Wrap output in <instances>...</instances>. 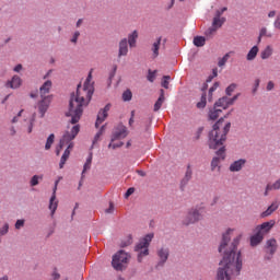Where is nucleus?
<instances>
[{
  "mask_svg": "<svg viewBox=\"0 0 280 280\" xmlns=\"http://www.w3.org/2000/svg\"><path fill=\"white\" fill-rule=\"evenodd\" d=\"M158 257L160 259V261L158 262V266H163L170 257V248L161 247L160 249H158Z\"/></svg>",
  "mask_w": 280,
  "mask_h": 280,
  "instance_id": "4468645a",
  "label": "nucleus"
},
{
  "mask_svg": "<svg viewBox=\"0 0 280 280\" xmlns=\"http://www.w3.org/2000/svg\"><path fill=\"white\" fill-rule=\"evenodd\" d=\"M237 100V95L230 98L229 96H223L218 100V102L214 104L215 108H222L223 110H226L229 106H233L235 104V101Z\"/></svg>",
  "mask_w": 280,
  "mask_h": 280,
  "instance_id": "1a4fd4ad",
  "label": "nucleus"
},
{
  "mask_svg": "<svg viewBox=\"0 0 280 280\" xmlns=\"http://www.w3.org/2000/svg\"><path fill=\"white\" fill-rule=\"evenodd\" d=\"M257 54H259V47L254 46L247 54L246 56V60L252 61L255 60V58H257Z\"/></svg>",
  "mask_w": 280,
  "mask_h": 280,
  "instance_id": "7c9ffc66",
  "label": "nucleus"
},
{
  "mask_svg": "<svg viewBox=\"0 0 280 280\" xmlns=\"http://www.w3.org/2000/svg\"><path fill=\"white\" fill-rule=\"evenodd\" d=\"M128 259H130V255L124 250H119L113 256L112 266L115 270H124V264H128Z\"/></svg>",
  "mask_w": 280,
  "mask_h": 280,
  "instance_id": "423d86ee",
  "label": "nucleus"
},
{
  "mask_svg": "<svg viewBox=\"0 0 280 280\" xmlns=\"http://www.w3.org/2000/svg\"><path fill=\"white\" fill-rule=\"evenodd\" d=\"M267 253H269V255H275V253H277V240L271 238L267 241Z\"/></svg>",
  "mask_w": 280,
  "mask_h": 280,
  "instance_id": "4be33fe9",
  "label": "nucleus"
},
{
  "mask_svg": "<svg viewBox=\"0 0 280 280\" xmlns=\"http://www.w3.org/2000/svg\"><path fill=\"white\" fill-rule=\"evenodd\" d=\"M235 89H237V84L235 83L230 84L225 90L226 95H231L233 91H235Z\"/></svg>",
  "mask_w": 280,
  "mask_h": 280,
  "instance_id": "37998d69",
  "label": "nucleus"
},
{
  "mask_svg": "<svg viewBox=\"0 0 280 280\" xmlns=\"http://www.w3.org/2000/svg\"><path fill=\"white\" fill-rule=\"evenodd\" d=\"M33 128H34V124L30 122L28 128H27L28 135L32 133Z\"/></svg>",
  "mask_w": 280,
  "mask_h": 280,
  "instance_id": "bf43d9fd",
  "label": "nucleus"
},
{
  "mask_svg": "<svg viewBox=\"0 0 280 280\" xmlns=\"http://www.w3.org/2000/svg\"><path fill=\"white\" fill-rule=\"evenodd\" d=\"M128 137V128L124 125H118L112 136V141H117L118 139H126Z\"/></svg>",
  "mask_w": 280,
  "mask_h": 280,
  "instance_id": "9b49d317",
  "label": "nucleus"
},
{
  "mask_svg": "<svg viewBox=\"0 0 280 280\" xmlns=\"http://www.w3.org/2000/svg\"><path fill=\"white\" fill-rule=\"evenodd\" d=\"M122 100L124 102H130V100H132V92L130 90H126L122 93Z\"/></svg>",
  "mask_w": 280,
  "mask_h": 280,
  "instance_id": "a19ab883",
  "label": "nucleus"
},
{
  "mask_svg": "<svg viewBox=\"0 0 280 280\" xmlns=\"http://www.w3.org/2000/svg\"><path fill=\"white\" fill-rule=\"evenodd\" d=\"M260 82H261V81H260L259 79H256V80H255V86H254L253 93H256V92H257V89H259Z\"/></svg>",
  "mask_w": 280,
  "mask_h": 280,
  "instance_id": "864d4df0",
  "label": "nucleus"
},
{
  "mask_svg": "<svg viewBox=\"0 0 280 280\" xmlns=\"http://www.w3.org/2000/svg\"><path fill=\"white\" fill-rule=\"evenodd\" d=\"M16 121H19V116L13 117L12 124H16Z\"/></svg>",
  "mask_w": 280,
  "mask_h": 280,
  "instance_id": "e2e57ef3",
  "label": "nucleus"
},
{
  "mask_svg": "<svg viewBox=\"0 0 280 280\" xmlns=\"http://www.w3.org/2000/svg\"><path fill=\"white\" fill-rule=\"evenodd\" d=\"M154 240V234H147L140 242L136 245L135 250L138 253V261L141 262L143 257L150 255V242Z\"/></svg>",
  "mask_w": 280,
  "mask_h": 280,
  "instance_id": "39448f33",
  "label": "nucleus"
},
{
  "mask_svg": "<svg viewBox=\"0 0 280 280\" xmlns=\"http://www.w3.org/2000/svg\"><path fill=\"white\" fill-rule=\"evenodd\" d=\"M91 163H93V152H90L86 162L83 166V172H82V176H84L85 172H89V170H91Z\"/></svg>",
  "mask_w": 280,
  "mask_h": 280,
  "instance_id": "2f4dec72",
  "label": "nucleus"
},
{
  "mask_svg": "<svg viewBox=\"0 0 280 280\" xmlns=\"http://www.w3.org/2000/svg\"><path fill=\"white\" fill-rule=\"evenodd\" d=\"M160 93V97L158 98L153 107L154 113L161 110V106H163V102H165V90H161Z\"/></svg>",
  "mask_w": 280,
  "mask_h": 280,
  "instance_id": "5701e85b",
  "label": "nucleus"
},
{
  "mask_svg": "<svg viewBox=\"0 0 280 280\" xmlns=\"http://www.w3.org/2000/svg\"><path fill=\"white\" fill-rule=\"evenodd\" d=\"M0 280H10V278L8 276H3L0 278Z\"/></svg>",
  "mask_w": 280,
  "mask_h": 280,
  "instance_id": "338daca9",
  "label": "nucleus"
},
{
  "mask_svg": "<svg viewBox=\"0 0 280 280\" xmlns=\"http://www.w3.org/2000/svg\"><path fill=\"white\" fill-rule=\"evenodd\" d=\"M218 86H220L219 83H214L212 88H210L209 90V102H211V97L213 95V91H215L218 89Z\"/></svg>",
  "mask_w": 280,
  "mask_h": 280,
  "instance_id": "de8ad7c7",
  "label": "nucleus"
},
{
  "mask_svg": "<svg viewBox=\"0 0 280 280\" xmlns=\"http://www.w3.org/2000/svg\"><path fill=\"white\" fill-rule=\"evenodd\" d=\"M205 106H207V94H202L200 102L197 103V108H205Z\"/></svg>",
  "mask_w": 280,
  "mask_h": 280,
  "instance_id": "ea45409f",
  "label": "nucleus"
},
{
  "mask_svg": "<svg viewBox=\"0 0 280 280\" xmlns=\"http://www.w3.org/2000/svg\"><path fill=\"white\" fill-rule=\"evenodd\" d=\"M23 69V65L19 63L14 69L13 71H15V73H19L20 71H22Z\"/></svg>",
  "mask_w": 280,
  "mask_h": 280,
  "instance_id": "6e6d98bb",
  "label": "nucleus"
},
{
  "mask_svg": "<svg viewBox=\"0 0 280 280\" xmlns=\"http://www.w3.org/2000/svg\"><path fill=\"white\" fill-rule=\"evenodd\" d=\"M105 126H102L101 129L97 131V133L94 137L93 145L100 141V137L104 135Z\"/></svg>",
  "mask_w": 280,
  "mask_h": 280,
  "instance_id": "e433bc0d",
  "label": "nucleus"
},
{
  "mask_svg": "<svg viewBox=\"0 0 280 280\" xmlns=\"http://www.w3.org/2000/svg\"><path fill=\"white\" fill-rule=\"evenodd\" d=\"M128 56V39L122 38L118 44V58Z\"/></svg>",
  "mask_w": 280,
  "mask_h": 280,
  "instance_id": "dca6fc26",
  "label": "nucleus"
},
{
  "mask_svg": "<svg viewBox=\"0 0 280 280\" xmlns=\"http://www.w3.org/2000/svg\"><path fill=\"white\" fill-rule=\"evenodd\" d=\"M56 139V136L51 133L46 141L45 150H51V145H54V140Z\"/></svg>",
  "mask_w": 280,
  "mask_h": 280,
  "instance_id": "c9c22d12",
  "label": "nucleus"
},
{
  "mask_svg": "<svg viewBox=\"0 0 280 280\" xmlns=\"http://www.w3.org/2000/svg\"><path fill=\"white\" fill-rule=\"evenodd\" d=\"M8 231H10V225L5 223L1 229H0V237H3V235H7Z\"/></svg>",
  "mask_w": 280,
  "mask_h": 280,
  "instance_id": "c03bdc74",
  "label": "nucleus"
},
{
  "mask_svg": "<svg viewBox=\"0 0 280 280\" xmlns=\"http://www.w3.org/2000/svg\"><path fill=\"white\" fill-rule=\"evenodd\" d=\"M163 40V37H158L151 45V51H152V58H159V51L161 49V42Z\"/></svg>",
  "mask_w": 280,
  "mask_h": 280,
  "instance_id": "f3484780",
  "label": "nucleus"
},
{
  "mask_svg": "<svg viewBox=\"0 0 280 280\" xmlns=\"http://www.w3.org/2000/svg\"><path fill=\"white\" fill-rule=\"evenodd\" d=\"M218 32V28L212 25L211 27H209L206 32H205V35L208 37V38H211V36H213V34H215Z\"/></svg>",
  "mask_w": 280,
  "mask_h": 280,
  "instance_id": "4c0bfd02",
  "label": "nucleus"
},
{
  "mask_svg": "<svg viewBox=\"0 0 280 280\" xmlns=\"http://www.w3.org/2000/svg\"><path fill=\"white\" fill-rule=\"evenodd\" d=\"M245 165H246V160L244 159L237 160L230 165V172H242V167H244Z\"/></svg>",
  "mask_w": 280,
  "mask_h": 280,
  "instance_id": "aec40b11",
  "label": "nucleus"
},
{
  "mask_svg": "<svg viewBox=\"0 0 280 280\" xmlns=\"http://www.w3.org/2000/svg\"><path fill=\"white\" fill-rule=\"evenodd\" d=\"M80 132V125H74L71 128V131H67L62 138L59 141V145L56 149V154L57 156H60V152L61 150L65 148V145H68L67 149L65 150L60 163H59V168L62 170V167H65V163H67V161H69V156H71V150H73V139H75V137H78Z\"/></svg>",
  "mask_w": 280,
  "mask_h": 280,
  "instance_id": "20e7f679",
  "label": "nucleus"
},
{
  "mask_svg": "<svg viewBox=\"0 0 280 280\" xmlns=\"http://www.w3.org/2000/svg\"><path fill=\"white\" fill-rule=\"evenodd\" d=\"M279 209V201H273L268 208L267 210H265L261 213V218H268V215H272V213H275V211H277Z\"/></svg>",
  "mask_w": 280,
  "mask_h": 280,
  "instance_id": "412c9836",
  "label": "nucleus"
},
{
  "mask_svg": "<svg viewBox=\"0 0 280 280\" xmlns=\"http://www.w3.org/2000/svg\"><path fill=\"white\" fill-rule=\"evenodd\" d=\"M135 194V188H128V190L125 194L126 198H129V196H132Z\"/></svg>",
  "mask_w": 280,
  "mask_h": 280,
  "instance_id": "603ef678",
  "label": "nucleus"
},
{
  "mask_svg": "<svg viewBox=\"0 0 280 280\" xmlns=\"http://www.w3.org/2000/svg\"><path fill=\"white\" fill-rule=\"evenodd\" d=\"M226 10H228L226 7H224L221 10H218L215 12V15L212 21V25L217 30H220V27H222V25H224V23H226V18H222V15L224 14V12H226Z\"/></svg>",
  "mask_w": 280,
  "mask_h": 280,
  "instance_id": "9d476101",
  "label": "nucleus"
},
{
  "mask_svg": "<svg viewBox=\"0 0 280 280\" xmlns=\"http://www.w3.org/2000/svg\"><path fill=\"white\" fill-rule=\"evenodd\" d=\"M38 180H43V175H40V176L34 175L31 178V187H36V185H38Z\"/></svg>",
  "mask_w": 280,
  "mask_h": 280,
  "instance_id": "58836bf2",
  "label": "nucleus"
},
{
  "mask_svg": "<svg viewBox=\"0 0 280 280\" xmlns=\"http://www.w3.org/2000/svg\"><path fill=\"white\" fill-rule=\"evenodd\" d=\"M51 90V81L48 80L46 81L40 88H39V93L42 97H45L47 93Z\"/></svg>",
  "mask_w": 280,
  "mask_h": 280,
  "instance_id": "c85d7f7f",
  "label": "nucleus"
},
{
  "mask_svg": "<svg viewBox=\"0 0 280 280\" xmlns=\"http://www.w3.org/2000/svg\"><path fill=\"white\" fill-rule=\"evenodd\" d=\"M232 229H229L223 235L219 246V253L223 255L220 267L217 272V280H231L242 272V253L237 252V246L242 240V235L236 236L231 244Z\"/></svg>",
  "mask_w": 280,
  "mask_h": 280,
  "instance_id": "f257e3e1",
  "label": "nucleus"
},
{
  "mask_svg": "<svg viewBox=\"0 0 280 280\" xmlns=\"http://www.w3.org/2000/svg\"><path fill=\"white\" fill-rule=\"evenodd\" d=\"M82 25V19L78 20L77 27H80Z\"/></svg>",
  "mask_w": 280,
  "mask_h": 280,
  "instance_id": "0e129e2a",
  "label": "nucleus"
},
{
  "mask_svg": "<svg viewBox=\"0 0 280 280\" xmlns=\"http://www.w3.org/2000/svg\"><path fill=\"white\" fill-rule=\"evenodd\" d=\"M93 70L90 71L83 88L81 84L77 88V93L72 94L69 102V108L66 113V117H71L70 124H78L84 113V106H89V102L93 97Z\"/></svg>",
  "mask_w": 280,
  "mask_h": 280,
  "instance_id": "f03ea898",
  "label": "nucleus"
},
{
  "mask_svg": "<svg viewBox=\"0 0 280 280\" xmlns=\"http://www.w3.org/2000/svg\"><path fill=\"white\" fill-rule=\"evenodd\" d=\"M171 8H174V0L171 1V4L168 5V10H171Z\"/></svg>",
  "mask_w": 280,
  "mask_h": 280,
  "instance_id": "774afa93",
  "label": "nucleus"
},
{
  "mask_svg": "<svg viewBox=\"0 0 280 280\" xmlns=\"http://www.w3.org/2000/svg\"><path fill=\"white\" fill-rule=\"evenodd\" d=\"M202 218V209L192 208L189 210L186 219L184 220V224L188 226V224H196Z\"/></svg>",
  "mask_w": 280,
  "mask_h": 280,
  "instance_id": "0eeeda50",
  "label": "nucleus"
},
{
  "mask_svg": "<svg viewBox=\"0 0 280 280\" xmlns=\"http://www.w3.org/2000/svg\"><path fill=\"white\" fill-rule=\"evenodd\" d=\"M272 54H275V49L272 48V46L268 45L265 47L264 50H261L260 58L261 60H268V58H270Z\"/></svg>",
  "mask_w": 280,
  "mask_h": 280,
  "instance_id": "b1692460",
  "label": "nucleus"
},
{
  "mask_svg": "<svg viewBox=\"0 0 280 280\" xmlns=\"http://www.w3.org/2000/svg\"><path fill=\"white\" fill-rule=\"evenodd\" d=\"M272 89H275V82L269 81V82L267 83V91H272Z\"/></svg>",
  "mask_w": 280,
  "mask_h": 280,
  "instance_id": "5fc2aeb1",
  "label": "nucleus"
},
{
  "mask_svg": "<svg viewBox=\"0 0 280 280\" xmlns=\"http://www.w3.org/2000/svg\"><path fill=\"white\" fill-rule=\"evenodd\" d=\"M78 38H80V32L79 31L74 32V34L71 38V43H74V44L78 43Z\"/></svg>",
  "mask_w": 280,
  "mask_h": 280,
  "instance_id": "8fccbe9b",
  "label": "nucleus"
},
{
  "mask_svg": "<svg viewBox=\"0 0 280 280\" xmlns=\"http://www.w3.org/2000/svg\"><path fill=\"white\" fill-rule=\"evenodd\" d=\"M261 38H272V33L268 31L266 26L261 27L258 35V45L261 43Z\"/></svg>",
  "mask_w": 280,
  "mask_h": 280,
  "instance_id": "a878e982",
  "label": "nucleus"
},
{
  "mask_svg": "<svg viewBox=\"0 0 280 280\" xmlns=\"http://www.w3.org/2000/svg\"><path fill=\"white\" fill-rule=\"evenodd\" d=\"M130 244H132V237L129 236L127 242H122L120 246L121 248H126V246H130Z\"/></svg>",
  "mask_w": 280,
  "mask_h": 280,
  "instance_id": "3c124183",
  "label": "nucleus"
},
{
  "mask_svg": "<svg viewBox=\"0 0 280 280\" xmlns=\"http://www.w3.org/2000/svg\"><path fill=\"white\" fill-rule=\"evenodd\" d=\"M121 145H124V142L115 143V141L112 140V142L108 144V148H112V150H117V148H121Z\"/></svg>",
  "mask_w": 280,
  "mask_h": 280,
  "instance_id": "a18cd8bd",
  "label": "nucleus"
},
{
  "mask_svg": "<svg viewBox=\"0 0 280 280\" xmlns=\"http://www.w3.org/2000/svg\"><path fill=\"white\" fill-rule=\"evenodd\" d=\"M11 135H16V130L14 129V127H11Z\"/></svg>",
  "mask_w": 280,
  "mask_h": 280,
  "instance_id": "69168bd1",
  "label": "nucleus"
},
{
  "mask_svg": "<svg viewBox=\"0 0 280 280\" xmlns=\"http://www.w3.org/2000/svg\"><path fill=\"white\" fill-rule=\"evenodd\" d=\"M233 54H235V51H229L228 54H225L223 56V58H221L218 62L219 67H224V65H226V62H229V58H231V56H233Z\"/></svg>",
  "mask_w": 280,
  "mask_h": 280,
  "instance_id": "f704fd0d",
  "label": "nucleus"
},
{
  "mask_svg": "<svg viewBox=\"0 0 280 280\" xmlns=\"http://www.w3.org/2000/svg\"><path fill=\"white\" fill-rule=\"evenodd\" d=\"M58 183H59V180L55 182V188L52 190V196L50 197V200H49V209L51 211V215H54V213H56V209H58V201L56 200V189H58Z\"/></svg>",
  "mask_w": 280,
  "mask_h": 280,
  "instance_id": "2eb2a0df",
  "label": "nucleus"
},
{
  "mask_svg": "<svg viewBox=\"0 0 280 280\" xmlns=\"http://www.w3.org/2000/svg\"><path fill=\"white\" fill-rule=\"evenodd\" d=\"M272 189H280V179L276 180L272 185L268 184L264 196H268V192L272 191Z\"/></svg>",
  "mask_w": 280,
  "mask_h": 280,
  "instance_id": "473e14b6",
  "label": "nucleus"
},
{
  "mask_svg": "<svg viewBox=\"0 0 280 280\" xmlns=\"http://www.w3.org/2000/svg\"><path fill=\"white\" fill-rule=\"evenodd\" d=\"M108 110H110V104H107L103 109L98 112L95 128H100V125L106 120V117H108Z\"/></svg>",
  "mask_w": 280,
  "mask_h": 280,
  "instance_id": "ddd939ff",
  "label": "nucleus"
},
{
  "mask_svg": "<svg viewBox=\"0 0 280 280\" xmlns=\"http://www.w3.org/2000/svg\"><path fill=\"white\" fill-rule=\"evenodd\" d=\"M261 242H264V236L259 234V232H256V234L250 237V246H258Z\"/></svg>",
  "mask_w": 280,
  "mask_h": 280,
  "instance_id": "c756f323",
  "label": "nucleus"
},
{
  "mask_svg": "<svg viewBox=\"0 0 280 280\" xmlns=\"http://www.w3.org/2000/svg\"><path fill=\"white\" fill-rule=\"evenodd\" d=\"M133 124H135V118L130 117V119H129V126L132 127Z\"/></svg>",
  "mask_w": 280,
  "mask_h": 280,
  "instance_id": "680f3d73",
  "label": "nucleus"
},
{
  "mask_svg": "<svg viewBox=\"0 0 280 280\" xmlns=\"http://www.w3.org/2000/svg\"><path fill=\"white\" fill-rule=\"evenodd\" d=\"M207 39L203 36H196L194 38V46L195 47H205Z\"/></svg>",
  "mask_w": 280,
  "mask_h": 280,
  "instance_id": "72a5a7b5",
  "label": "nucleus"
},
{
  "mask_svg": "<svg viewBox=\"0 0 280 280\" xmlns=\"http://www.w3.org/2000/svg\"><path fill=\"white\" fill-rule=\"evenodd\" d=\"M163 89H170V75H164V80L162 81Z\"/></svg>",
  "mask_w": 280,
  "mask_h": 280,
  "instance_id": "49530a36",
  "label": "nucleus"
},
{
  "mask_svg": "<svg viewBox=\"0 0 280 280\" xmlns=\"http://www.w3.org/2000/svg\"><path fill=\"white\" fill-rule=\"evenodd\" d=\"M192 176H194V171L191 170V164H188L185 175L180 183L182 187H186V185L189 183V180H191Z\"/></svg>",
  "mask_w": 280,
  "mask_h": 280,
  "instance_id": "6ab92c4d",
  "label": "nucleus"
},
{
  "mask_svg": "<svg viewBox=\"0 0 280 280\" xmlns=\"http://www.w3.org/2000/svg\"><path fill=\"white\" fill-rule=\"evenodd\" d=\"M275 224H276L275 220L264 222L260 225L256 226L255 233H259L264 237V235H266V233H270V231L272 230Z\"/></svg>",
  "mask_w": 280,
  "mask_h": 280,
  "instance_id": "f8f14e48",
  "label": "nucleus"
},
{
  "mask_svg": "<svg viewBox=\"0 0 280 280\" xmlns=\"http://www.w3.org/2000/svg\"><path fill=\"white\" fill-rule=\"evenodd\" d=\"M137 38H139V33L137 31H133L131 34L128 35L127 45L129 47H137Z\"/></svg>",
  "mask_w": 280,
  "mask_h": 280,
  "instance_id": "bb28decb",
  "label": "nucleus"
},
{
  "mask_svg": "<svg viewBox=\"0 0 280 280\" xmlns=\"http://www.w3.org/2000/svg\"><path fill=\"white\" fill-rule=\"evenodd\" d=\"M23 84L21 77L13 75V78L5 83L7 89H19Z\"/></svg>",
  "mask_w": 280,
  "mask_h": 280,
  "instance_id": "a211bd4d",
  "label": "nucleus"
},
{
  "mask_svg": "<svg viewBox=\"0 0 280 280\" xmlns=\"http://www.w3.org/2000/svg\"><path fill=\"white\" fill-rule=\"evenodd\" d=\"M137 174H139V176H145V172H143V171H137Z\"/></svg>",
  "mask_w": 280,
  "mask_h": 280,
  "instance_id": "052dcab7",
  "label": "nucleus"
},
{
  "mask_svg": "<svg viewBox=\"0 0 280 280\" xmlns=\"http://www.w3.org/2000/svg\"><path fill=\"white\" fill-rule=\"evenodd\" d=\"M226 149L224 147H221L218 151H217V156L212 159L211 162V170L212 172H215V168L218 167V170H220V162L224 161V159L226 158Z\"/></svg>",
  "mask_w": 280,
  "mask_h": 280,
  "instance_id": "6e6552de",
  "label": "nucleus"
},
{
  "mask_svg": "<svg viewBox=\"0 0 280 280\" xmlns=\"http://www.w3.org/2000/svg\"><path fill=\"white\" fill-rule=\"evenodd\" d=\"M113 211H115V206L109 203V208L106 210V213H113Z\"/></svg>",
  "mask_w": 280,
  "mask_h": 280,
  "instance_id": "4d7b16f0",
  "label": "nucleus"
},
{
  "mask_svg": "<svg viewBox=\"0 0 280 280\" xmlns=\"http://www.w3.org/2000/svg\"><path fill=\"white\" fill-rule=\"evenodd\" d=\"M220 115H222V108H218L214 105V107L212 109H210V112H209V119L211 121H215V119H218V117H220Z\"/></svg>",
  "mask_w": 280,
  "mask_h": 280,
  "instance_id": "cd10ccee",
  "label": "nucleus"
},
{
  "mask_svg": "<svg viewBox=\"0 0 280 280\" xmlns=\"http://www.w3.org/2000/svg\"><path fill=\"white\" fill-rule=\"evenodd\" d=\"M48 108H49V100L47 97H44V100L38 105V110L42 117H45V114L47 113Z\"/></svg>",
  "mask_w": 280,
  "mask_h": 280,
  "instance_id": "393cba45",
  "label": "nucleus"
},
{
  "mask_svg": "<svg viewBox=\"0 0 280 280\" xmlns=\"http://www.w3.org/2000/svg\"><path fill=\"white\" fill-rule=\"evenodd\" d=\"M268 16H269V19H275V16H277V11H270L268 13Z\"/></svg>",
  "mask_w": 280,
  "mask_h": 280,
  "instance_id": "13d9d810",
  "label": "nucleus"
},
{
  "mask_svg": "<svg viewBox=\"0 0 280 280\" xmlns=\"http://www.w3.org/2000/svg\"><path fill=\"white\" fill-rule=\"evenodd\" d=\"M231 130V122L224 121V118H220L209 133V148L218 150L220 145H224L226 141V135Z\"/></svg>",
  "mask_w": 280,
  "mask_h": 280,
  "instance_id": "7ed1b4c3",
  "label": "nucleus"
},
{
  "mask_svg": "<svg viewBox=\"0 0 280 280\" xmlns=\"http://www.w3.org/2000/svg\"><path fill=\"white\" fill-rule=\"evenodd\" d=\"M155 79H156V70H154V71L149 70L148 75H147V80L149 82H154Z\"/></svg>",
  "mask_w": 280,
  "mask_h": 280,
  "instance_id": "79ce46f5",
  "label": "nucleus"
},
{
  "mask_svg": "<svg viewBox=\"0 0 280 280\" xmlns=\"http://www.w3.org/2000/svg\"><path fill=\"white\" fill-rule=\"evenodd\" d=\"M22 226H25V220H22V219H20V220H18L16 222H15V229H21Z\"/></svg>",
  "mask_w": 280,
  "mask_h": 280,
  "instance_id": "09e8293b",
  "label": "nucleus"
}]
</instances>
